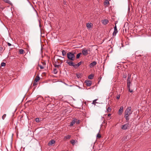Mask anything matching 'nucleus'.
<instances>
[{"label": "nucleus", "instance_id": "7ed1b4c3", "mask_svg": "<svg viewBox=\"0 0 151 151\" xmlns=\"http://www.w3.org/2000/svg\"><path fill=\"white\" fill-rule=\"evenodd\" d=\"M131 109L132 108L130 106L127 107L124 113L125 114H128L130 115L132 113V111H131Z\"/></svg>", "mask_w": 151, "mask_h": 151}, {"label": "nucleus", "instance_id": "0eeeda50", "mask_svg": "<svg viewBox=\"0 0 151 151\" xmlns=\"http://www.w3.org/2000/svg\"><path fill=\"white\" fill-rule=\"evenodd\" d=\"M85 83H86V85L88 86H90L92 83L91 81L88 80L85 81Z\"/></svg>", "mask_w": 151, "mask_h": 151}, {"label": "nucleus", "instance_id": "72a5a7b5", "mask_svg": "<svg viewBox=\"0 0 151 151\" xmlns=\"http://www.w3.org/2000/svg\"><path fill=\"white\" fill-rule=\"evenodd\" d=\"M54 74H56L57 73V70L55 68L54 69Z\"/></svg>", "mask_w": 151, "mask_h": 151}, {"label": "nucleus", "instance_id": "2eb2a0df", "mask_svg": "<svg viewBox=\"0 0 151 151\" xmlns=\"http://www.w3.org/2000/svg\"><path fill=\"white\" fill-rule=\"evenodd\" d=\"M40 77L38 76H37L35 78V79L34 81H35V82H37V81L40 80Z\"/></svg>", "mask_w": 151, "mask_h": 151}, {"label": "nucleus", "instance_id": "a878e982", "mask_svg": "<svg viewBox=\"0 0 151 151\" xmlns=\"http://www.w3.org/2000/svg\"><path fill=\"white\" fill-rule=\"evenodd\" d=\"M35 121L37 122H40L39 119L38 118H37L35 119Z\"/></svg>", "mask_w": 151, "mask_h": 151}, {"label": "nucleus", "instance_id": "e433bc0d", "mask_svg": "<svg viewBox=\"0 0 151 151\" xmlns=\"http://www.w3.org/2000/svg\"><path fill=\"white\" fill-rule=\"evenodd\" d=\"M129 115H130L128 114H125V113H124V116H129Z\"/></svg>", "mask_w": 151, "mask_h": 151}, {"label": "nucleus", "instance_id": "aec40b11", "mask_svg": "<svg viewBox=\"0 0 151 151\" xmlns=\"http://www.w3.org/2000/svg\"><path fill=\"white\" fill-rule=\"evenodd\" d=\"M24 52V50L23 49H21L19 50V52L20 54H23Z\"/></svg>", "mask_w": 151, "mask_h": 151}, {"label": "nucleus", "instance_id": "473e14b6", "mask_svg": "<svg viewBox=\"0 0 151 151\" xmlns=\"http://www.w3.org/2000/svg\"><path fill=\"white\" fill-rule=\"evenodd\" d=\"M127 77V74H124L123 75V78H126Z\"/></svg>", "mask_w": 151, "mask_h": 151}, {"label": "nucleus", "instance_id": "7c9ffc66", "mask_svg": "<svg viewBox=\"0 0 151 151\" xmlns=\"http://www.w3.org/2000/svg\"><path fill=\"white\" fill-rule=\"evenodd\" d=\"M6 116V114H4L3 116H2V119H4L5 118Z\"/></svg>", "mask_w": 151, "mask_h": 151}, {"label": "nucleus", "instance_id": "9d476101", "mask_svg": "<svg viewBox=\"0 0 151 151\" xmlns=\"http://www.w3.org/2000/svg\"><path fill=\"white\" fill-rule=\"evenodd\" d=\"M123 109L124 107L123 106H122L120 107L118 112V113L119 115H121L122 114Z\"/></svg>", "mask_w": 151, "mask_h": 151}, {"label": "nucleus", "instance_id": "ea45409f", "mask_svg": "<svg viewBox=\"0 0 151 151\" xmlns=\"http://www.w3.org/2000/svg\"><path fill=\"white\" fill-rule=\"evenodd\" d=\"M7 45H8V46H10L12 45L9 42L7 43Z\"/></svg>", "mask_w": 151, "mask_h": 151}, {"label": "nucleus", "instance_id": "4c0bfd02", "mask_svg": "<svg viewBox=\"0 0 151 151\" xmlns=\"http://www.w3.org/2000/svg\"><path fill=\"white\" fill-rule=\"evenodd\" d=\"M76 123L77 124H79L80 123V120H77V119L76 122Z\"/></svg>", "mask_w": 151, "mask_h": 151}, {"label": "nucleus", "instance_id": "f257e3e1", "mask_svg": "<svg viewBox=\"0 0 151 151\" xmlns=\"http://www.w3.org/2000/svg\"><path fill=\"white\" fill-rule=\"evenodd\" d=\"M75 54V52H68L67 54V57L68 60H69L70 61H73L75 60V56L74 54Z\"/></svg>", "mask_w": 151, "mask_h": 151}, {"label": "nucleus", "instance_id": "4be33fe9", "mask_svg": "<svg viewBox=\"0 0 151 151\" xmlns=\"http://www.w3.org/2000/svg\"><path fill=\"white\" fill-rule=\"evenodd\" d=\"M81 54V53H80L77 54L76 55V58H77V59L79 58Z\"/></svg>", "mask_w": 151, "mask_h": 151}, {"label": "nucleus", "instance_id": "37998d69", "mask_svg": "<svg viewBox=\"0 0 151 151\" xmlns=\"http://www.w3.org/2000/svg\"><path fill=\"white\" fill-rule=\"evenodd\" d=\"M38 99V97H37V98L35 99V100H37Z\"/></svg>", "mask_w": 151, "mask_h": 151}, {"label": "nucleus", "instance_id": "393cba45", "mask_svg": "<svg viewBox=\"0 0 151 151\" xmlns=\"http://www.w3.org/2000/svg\"><path fill=\"white\" fill-rule=\"evenodd\" d=\"M109 4V2L108 0H106L104 2L105 4Z\"/></svg>", "mask_w": 151, "mask_h": 151}, {"label": "nucleus", "instance_id": "a211bd4d", "mask_svg": "<svg viewBox=\"0 0 151 151\" xmlns=\"http://www.w3.org/2000/svg\"><path fill=\"white\" fill-rule=\"evenodd\" d=\"M98 100L97 99H95L94 100L92 103V104H94V105H96V103H97V102H96V101H97V100Z\"/></svg>", "mask_w": 151, "mask_h": 151}, {"label": "nucleus", "instance_id": "2f4dec72", "mask_svg": "<svg viewBox=\"0 0 151 151\" xmlns=\"http://www.w3.org/2000/svg\"><path fill=\"white\" fill-rule=\"evenodd\" d=\"M130 85L129 86V88H128L129 91V92H131V93L133 91L132 89H130Z\"/></svg>", "mask_w": 151, "mask_h": 151}, {"label": "nucleus", "instance_id": "bb28decb", "mask_svg": "<svg viewBox=\"0 0 151 151\" xmlns=\"http://www.w3.org/2000/svg\"><path fill=\"white\" fill-rule=\"evenodd\" d=\"M129 116H124L127 122H128V121L129 120Z\"/></svg>", "mask_w": 151, "mask_h": 151}, {"label": "nucleus", "instance_id": "c85d7f7f", "mask_svg": "<svg viewBox=\"0 0 151 151\" xmlns=\"http://www.w3.org/2000/svg\"><path fill=\"white\" fill-rule=\"evenodd\" d=\"M96 137L97 138H101V135L98 133L97 134V135Z\"/></svg>", "mask_w": 151, "mask_h": 151}, {"label": "nucleus", "instance_id": "423d86ee", "mask_svg": "<svg viewBox=\"0 0 151 151\" xmlns=\"http://www.w3.org/2000/svg\"><path fill=\"white\" fill-rule=\"evenodd\" d=\"M129 124L127 123L122 126L121 127L122 129L123 130H126L128 129L129 127Z\"/></svg>", "mask_w": 151, "mask_h": 151}, {"label": "nucleus", "instance_id": "6ab92c4d", "mask_svg": "<svg viewBox=\"0 0 151 151\" xmlns=\"http://www.w3.org/2000/svg\"><path fill=\"white\" fill-rule=\"evenodd\" d=\"M93 77V75L92 74L88 76V78L89 79H92Z\"/></svg>", "mask_w": 151, "mask_h": 151}, {"label": "nucleus", "instance_id": "b1692460", "mask_svg": "<svg viewBox=\"0 0 151 151\" xmlns=\"http://www.w3.org/2000/svg\"><path fill=\"white\" fill-rule=\"evenodd\" d=\"M6 65V63L4 62H2L1 64V66L4 67Z\"/></svg>", "mask_w": 151, "mask_h": 151}, {"label": "nucleus", "instance_id": "20e7f679", "mask_svg": "<svg viewBox=\"0 0 151 151\" xmlns=\"http://www.w3.org/2000/svg\"><path fill=\"white\" fill-rule=\"evenodd\" d=\"M131 78V75L129 74L127 80V88L129 87V86L131 83L130 79Z\"/></svg>", "mask_w": 151, "mask_h": 151}, {"label": "nucleus", "instance_id": "dca6fc26", "mask_svg": "<svg viewBox=\"0 0 151 151\" xmlns=\"http://www.w3.org/2000/svg\"><path fill=\"white\" fill-rule=\"evenodd\" d=\"M91 23H88L86 24V27L88 28V29H90L91 27Z\"/></svg>", "mask_w": 151, "mask_h": 151}, {"label": "nucleus", "instance_id": "ddd939ff", "mask_svg": "<svg viewBox=\"0 0 151 151\" xmlns=\"http://www.w3.org/2000/svg\"><path fill=\"white\" fill-rule=\"evenodd\" d=\"M108 22L109 21L106 19H105L102 21V23L104 25H106Z\"/></svg>", "mask_w": 151, "mask_h": 151}, {"label": "nucleus", "instance_id": "a19ab883", "mask_svg": "<svg viewBox=\"0 0 151 151\" xmlns=\"http://www.w3.org/2000/svg\"><path fill=\"white\" fill-rule=\"evenodd\" d=\"M6 2L7 3H10V1L9 0H7L6 1Z\"/></svg>", "mask_w": 151, "mask_h": 151}, {"label": "nucleus", "instance_id": "5701e85b", "mask_svg": "<svg viewBox=\"0 0 151 151\" xmlns=\"http://www.w3.org/2000/svg\"><path fill=\"white\" fill-rule=\"evenodd\" d=\"M70 142L71 143V144L73 145H74L75 143V140H71Z\"/></svg>", "mask_w": 151, "mask_h": 151}, {"label": "nucleus", "instance_id": "f03ea898", "mask_svg": "<svg viewBox=\"0 0 151 151\" xmlns=\"http://www.w3.org/2000/svg\"><path fill=\"white\" fill-rule=\"evenodd\" d=\"M66 63L69 66H73L74 67H75V66L78 67L81 64L82 62L80 61L77 64H75L73 61H70L69 60H67Z\"/></svg>", "mask_w": 151, "mask_h": 151}, {"label": "nucleus", "instance_id": "58836bf2", "mask_svg": "<svg viewBox=\"0 0 151 151\" xmlns=\"http://www.w3.org/2000/svg\"><path fill=\"white\" fill-rule=\"evenodd\" d=\"M120 97V95H118L116 96V99H119Z\"/></svg>", "mask_w": 151, "mask_h": 151}, {"label": "nucleus", "instance_id": "c9c22d12", "mask_svg": "<svg viewBox=\"0 0 151 151\" xmlns=\"http://www.w3.org/2000/svg\"><path fill=\"white\" fill-rule=\"evenodd\" d=\"M54 66H55V67L59 68L60 66V65H57L55 64V65Z\"/></svg>", "mask_w": 151, "mask_h": 151}, {"label": "nucleus", "instance_id": "f704fd0d", "mask_svg": "<svg viewBox=\"0 0 151 151\" xmlns=\"http://www.w3.org/2000/svg\"><path fill=\"white\" fill-rule=\"evenodd\" d=\"M39 67H40V69H43L44 68V67L43 66H42V65H39Z\"/></svg>", "mask_w": 151, "mask_h": 151}, {"label": "nucleus", "instance_id": "f8f14e48", "mask_svg": "<svg viewBox=\"0 0 151 151\" xmlns=\"http://www.w3.org/2000/svg\"><path fill=\"white\" fill-rule=\"evenodd\" d=\"M77 119H74L73 120L72 122H71L70 126H73L76 122Z\"/></svg>", "mask_w": 151, "mask_h": 151}, {"label": "nucleus", "instance_id": "6e6552de", "mask_svg": "<svg viewBox=\"0 0 151 151\" xmlns=\"http://www.w3.org/2000/svg\"><path fill=\"white\" fill-rule=\"evenodd\" d=\"M96 64L97 62L95 61H94L90 64L89 66L90 68H92L96 65Z\"/></svg>", "mask_w": 151, "mask_h": 151}, {"label": "nucleus", "instance_id": "79ce46f5", "mask_svg": "<svg viewBox=\"0 0 151 151\" xmlns=\"http://www.w3.org/2000/svg\"><path fill=\"white\" fill-rule=\"evenodd\" d=\"M111 115V114H109L108 115V116H109V117H110Z\"/></svg>", "mask_w": 151, "mask_h": 151}, {"label": "nucleus", "instance_id": "1a4fd4ad", "mask_svg": "<svg viewBox=\"0 0 151 151\" xmlns=\"http://www.w3.org/2000/svg\"><path fill=\"white\" fill-rule=\"evenodd\" d=\"M118 32V31L117 29V27L116 24H115V27H114V31L113 33V36H115L116 33Z\"/></svg>", "mask_w": 151, "mask_h": 151}, {"label": "nucleus", "instance_id": "c756f323", "mask_svg": "<svg viewBox=\"0 0 151 151\" xmlns=\"http://www.w3.org/2000/svg\"><path fill=\"white\" fill-rule=\"evenodd\" d=\"M37 84V82H35V81H34L33 83V86H35Z\"/></svg>", "mask_w": 151, "mask_h": 151}, {"label": "nucleus", "instance_id": "9b49d317", "mask_svg": "<svg viewBox=\"0 0 151 151\" xmlns=\"http://www.w3.org/2000/svg\"><path fill=\"white\" fill-rule=\"evenodd\" d=\"M55 142V140L53 139H52L49 142L48 144L49 146L52 145L53 144H54Z\"/></svg>", "mask_w": 151, "mask_h": 151}, {"label": "nucleus", "instance_id": "f3484780", "mask_svg": "<svg viewBox=\"0 0 151 151\" xmlns=\"http://www.w3.org/2000/svg\"><path fill=\"white\" fill-rule=\"evenodd\" d=\"M76 76L78 78H81L82 77V74L80 73V74H76Z\"/></svg>", "mask_w": 151, "mask_h": 151}, {"label": "nucleus", "instance_id": "39448f33", "mask_svg": "<svg viewBox=\"0 0 151 151\" xmlns=\"http://www.w3.org/2000/svg\"><path fill=\"white\" fill-rule=\"evenodd\" d=\"M82 52L84 56H86L88 54V50L85 48L82 49Z\"/></svg>", "mask_w": 151, "mask_h": 151}, {"label": "nucleus", "instance_id": "cd10ccee", "mask_svg": "<svg viewBox=\"0 0 151 151\" xmlns=\"http://www.w3.org/2000/svg\"><path fill=\"white\" fill-rule=\"evenodd\" d=\"M107 110L108 112H110L111 110V109L110 107H108L107 108Z\"/></svg>", "mask_w": 151, "mask_h": 151}, {"label": "nucleus", "instance_id": "412c9836", "mask_svg": "<svg viewBox=\"0 0 151 151\" xmlns=\"http://www.w3.org/2000/svg\"><path fill=\"white\" fill-rule=\"evenodd\" d=\"M62 55L63 56H64L66 54V52L64 50H63L62 51Z\"/></svg>", "mask_w": 151, "mask_h": 151}, {"label": "nucleus", "instance_id": "4468645a", "mask_svg": "<svg viewBox=\"0 0 151 151\" xmlns=\"http://www.w3.org/2000/svg\"><path fill=\"white\" fill-rule=\"evenodd\" d=\"M71 137V136L70 135H68L65 136L64 138V140H66L67 139H70Z\"/></svg>", "mask_w": 151, "mask_h": 151}]
</instances>
